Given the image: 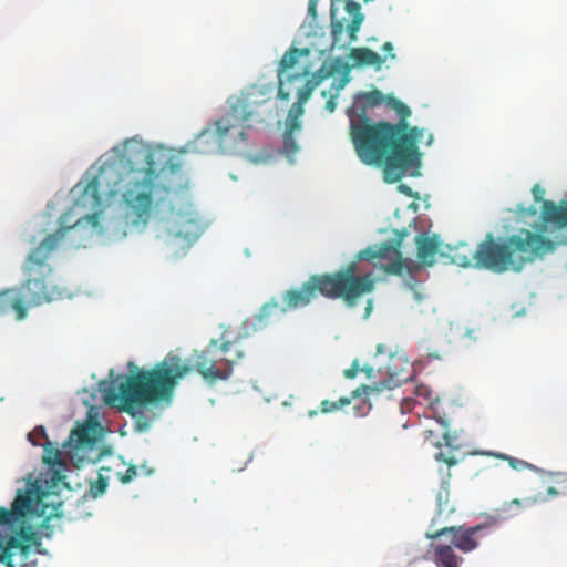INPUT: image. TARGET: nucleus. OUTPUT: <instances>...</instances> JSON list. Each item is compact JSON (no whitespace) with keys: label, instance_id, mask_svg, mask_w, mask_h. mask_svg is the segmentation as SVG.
I'll return each instance as SVG.
<instances>
[{"label":"nucleus","instance_id":"obj_37","mask_svg":"<svg viewBox=\"0 0 567 567\" xmlns=\"http://www.w3.org/2000/svg\"><path fill=\"white\" fill-rule=\"evenodd\" d=\"M303 105L305 103H301V102H295L292 104V106L290 107L289 112H288V115H292V116H296V117H301L303 112H305V109H303Z\"/></svg>","mask_w":567,"mask_h":567},{"label":"nucleus","instance_id":"obj_14","mask_svg":"<svg viewBox=\"0 0 567 567\" xmlns=\"http://www.w3.org/2000/svg\"><path fill=\"white\" fill-rule=\"evenodd\" d=\"M63 449L70 462L78 468L100 458L99 455H95L97 437L89 425H81L72 430L69 439L63 443Z\"/></svg>","mask_w":567,"mask_h":567},{"label":"nucleus","instance_id":"obj_47","mask_svg":"<svg viewBox=\"0 0 567 567\" xmlns=\"http://www.w3.org/2000/svg\"><path fill=\"white\" fill-rule=\"evenodd\" d=\"M537 502V499H525V503L528 504V505H534L535 503Z\"/></svg>","mask_w":567,"mask_h":567},{"label":"nucleus","instance_id":"obj_41","mask_svg":"<svg viewBox=\"0 0 567 567\" xmlns=\"http://www.w3.org/2000/svg\"><path fill=\"white\" fill-rule=\"evenodd\" d=\"M361 371L365 373L368 379H372L374 377V369L370 365H364L361 368Z\"/></svg>","mask_w":567,"mask_h":567},{"label":"nucleus","instance_id":"obj_28","mask_svg":"<svg viewBox=\"0 0 567 567\" xmlns=\"http://www.w3.org/2000/svg\"><path fill=\"white\" fill-rule=\"evenodd\" d=\"M346 84V80H340L338 85H332L331 90L329 92L322 91V96L326 97L329 94V100L326 103V110L329 112H333L337 106L336 97L338 96L339 92L343 89Z\"/></svg>","mask_w":567,"mask_h":567},{"label":"nucleus","instance_id":"obj_5","mask_svg":"<svg viewBox=\"0 0 567 567\" xmlns=\"http://www.w3.org/2000/svg\"><path fill=\"white\" fill-rule=\"evenodd\" d=\"M554 248L555 244L544 236L520 229L504 241H497L492 234H487L473 257L478 267L503 274L508 270L520 271L527 262Z\"/></svg>","mask_w":567,"mask_h":567},{"label":"nucleus","instance_id":"obj_29","mask_svg":"<svg viewBox=\"0 0 567 567\" xmlns=\"http://www.w3.org/2000/svg\"><path fill=\"white\" fill-rule=\"evenodd\" d=\"M320 80L315 81L313 79L307 80L305 85L298 90V102L306 103L311 96L313 90L319 84Z\"/></svg>","mask_w":567,"mask_h":567},{"label":"nucleus","instance_id":"obj_49","mask_svg":"<svg viewBox=\"0 0 567 567\" xmlns=\"http://www.w3.org/2000/svg\"><path fill=\"white\" fill-rule=\"evenodd\" d=\"M463 266H468L470 265V261L466 259L465 261L462 262Z\"/></svg>","mask_w":567,"mask_h":567},{"label":"nucleus","instance_id":"obj_19","mask_svg":"<svg viewBox=\"0 0 567 567\" xmlns=\"http://www.w3.org/2000/svg\"><path fill=\"white\" fill-rule=\"evenodd\" d=\"M542 217L545 223H550L559 228L567 226V202L556 205L551 200H545L542 209Z\"/></svg>","mask_w":567,"mask_h":567},{"label":"nucleus","instance_id":"obj_3","mask_svg":"<svg viewBox=\"0 0 567 567\" xmlns=\"http://www.w3.org/2000/svg\"><path fill=\"white\" fill-rule=\"evenodd\" d=\"M70 212L60 218V227L53 233L47 235L28 254L23 262V272L25 280L18 289H4L0 291V315L12 309L16 312V319L21 321L28 316V309L39 307L43 303H50L62 298L63 291L53 282V268L51 261L58 252L65 234L72 228L66 226ZM82 219L97 224L99 215L93 214L78 217L73 224L75 227Z\"/></svg>","mask_w":567,"mask_h":567},{"label":"nucleus","instance_id":"obj_4","mask_svg":"<svg viewBox=\"0 0 567 567\" xmlns=\"http://www.w3.org/2000/svg\"><path fill=\"white\" fill-rule=\"evenodd\" d=\"M189 372L190 367L179 355L168 353L150 370L132 371L118 389L113 384L103 389L104 398L109 404L118 402L120 411L135 419L138 431H145L152 417L145 413L144 406L171 399L178 382Z\"/></svg>","mask_w":567,"mask_h":567},{"label":"nucleus","instance_id":"obj_33","mask_svg":"<svg viewBox=\"0 0 567 567\" xmlns=\"http://www.w3.org/2000/svg\"><path fill=\"white\" fill-rule=\"evenodd\" d=\"M28 439L33 445H41L40 440L47 439L44 429L42 426L34 429L29 433Z\"/></svg>","mask_w":567,"mask_h":567},{"label":"nucleus","instance_id":"obj_34","mask_svg":"<svg viewBox=\"0 0 567 567\" xmlns=\"http://www.w3.org/2000/svg\"><path fill=\"white\" fill-rule=\"evenodd\" d=\"M301 130V122L299 117L288 115L286 121V132H298Z\"/></svg>","mask_w":567,"mask_h":567},{"label":"nucleus","instance_id":"obj_31","mask_svg":"<svg viewBox=\"0 0 567 567\" xmlns=\"http://www.w3.org/2000/svg\"><path fill=\"white\" fill-rule=\"evenodd\" d=\"M558 487L550 486L547 488L546 494L548 496H557L567 492V476L557 480Z\"/></svg>","mask_w":567,"mask_h":567},{"label":"nucleus","instance_id":"obj_45","mask_svg":"<svg viewBox=\"0 0 567 567\" xmlns=\"http://www.w3.org/2000/svg\"><path fill=\"white\" fill-rule=\"evenodd\" d=\"M399 188L402 193L410 195V188L406 185L402 184L399 186Z\"/></svg>","mask_w":567,"mask_h":567},{"label":"nucleus","instance_id":"obj_44","mask_svg":"<svg viewBox=\"0 0 567 567\" xmlns=\"http://www.w3.org/2000/svg\"><path fill=\"white\" fill-rule=\"evenodd\" d=\"M371 311H372V300H369L368 305L365 307V318L370 316Z\"/></svg>","mask_w":567,"mask_h":567},{"label":"nucleus","instance_id":"obj_50","mask_svg":"<svg viewBox=\"0 0 567 567\" xmlns=\"http://www.w3.org/2000/svg\"><path fill=\"white\" fill-rule=\"evenodd\" d=\"M434 525H436V519L435 518L432 520V526H434Z\"/></svg>","mask_w":567,"mask_h":567},{"label":"nucleus","instance_id":"obj_40","mask_svg":"<svg viewBox=\"0 0 567 567\" xmlns=\"http://www.w3.org/2000/svg\"><path fill=\"white\" fill-rule=\"evenodd\" d=\"M317 2L318 0H309L308 11L312 17H316L317 14Z\"/></svg>","mask_w":567,"mask_h":567},{"label":"nucleus","instance_id":"obj_43","mask_svg":"<svg viewBox=\"0 0 567 567\" xmlns=\"http://www.w3.org/2000/svg\"><path fill=\"white\" fill-rule=\"evenodd\" d=\"M382 50L383 51H389L391 52L393 50V45L391 42H385L383 45H382Z\"/></svg>","mask_w":567,"mask_h":567},{"label":"nucleus","instance_id":"obj_2","mask_svg":"<svg viewBox=\"0 0 567 567\" xmlns=\"http://www.w3.org/2000/svg\"><path fill=\"white\" fill-rule=\"evenodd\" d=\"M386 104L400 117L396 124L372 122L362 114L350 117V135L359 158L368 165H383L386 183L400 181L410 168L419 167L421 153L419 142L423 130L409 126L406 118L411 110L394 96H388Z\"/></svg>","mask_w":567,"mask_h":567},{"label":"nucleus","instance_id":"obj_21","mask_svg":"<svg viewBox=\"0 0 567 567\" xmlns=\"http://www.w3.org/2000/svg\"><path fill=\"white\" fill-rule=\"evenodd\" d=\"M349 58L353 61L354 65L359 66H375L380 69L384 62L379 53L369 48H352Z\"/></svg>","mask_w":567,"mask_h":567},{"label":"nucleus","instance_id":"obj_38","mask_svg":"<svg viewBox=\"0 0 567 567\" xmlns=\"http://www.w3.org/2000/svg\"><path fill=\"white\" fill-rule=\"evenodd\" d=\"M424 440L429 442L431 445L441 446L440 440L434 435L432 430H425L423 432Z\"/></svg>","mask_w":567,"mask_h":567},{"label":"nucleus","instance_id":"obj_1","mask_svg":"<svg viewBox=\"0 0 567 567\" xmlns=\"http://www.w3.org/2000/svg\"><path fill=\"white\" fill-rule=\"evenodd\" d=\"M154 152L142 144H126L123 153L116 152L102 162L99 172L83 188L74 207L97 210L103 196H114L117 185L124 182L122 193L126 224L143 230L150 223L155 206L169 194V188L157 182L158 174Z\"/></svg>","mask_w":567,"mask_h":567},{"label":"nucleus","instance_id":"obj_25","mask_svg":"<svg viewBox=\"0 0 567 567\" xmlns=\"http://www.w3.org/2000/svg\"><path fill=\"white\" fill-rule=\"evenodd\" d=\"M480 454L492 455L494 457H497V458H501V460H505V461L508 462L509 466L513 470H516V471L534 470L535 468V466L532 465L530 463H528V462H526L524 460H520V458H516V457L509 456V455L504 454V453H498V452H480Z\"/></svg>","mask_w":567,"mask_h":567},{"label":"nucleus","instance_id":"obj_32","mask_svg":"<svg viewBox=\"0 0 567 567\" xmlns=\"http://www.w3.org/2000/svg\"><path fill=\"white\" fill-rule=\"evenodd\" d=\"M106 478L100 475L97 481L91 486V493L94 497L101 496L106 491Z\"/></svg>","mask_w":567,"mask_h":567},{"label":"nucleus","instance_id":"obj_9","mask_svg":"<svg viewBox=\"0 0 567 567\" xmlns=\"http://www.w3.org/2000/svg\"><path fill=\"white\" fill-rule=\"evenodd\" d=\"M318 296L333 299L321 275H312L300 287L285 291L282 303L275 299L265 303L260 308L257 319L262 324L279 320L287 311L307 307Z\"/></svg>","mask_w":567,"mask_h":567},{"label":"nucleus","instance_id":"obj_13","mask_svg":"<svg viewBox=\"0 0 567 567\" xmlns=\"http://www.w3.org/2000/svg\"><path fill=\"white\" fill-rule=\"evenodd\" d=\"M364 14L361 4L354 0H332L331 2V34L339 41L344 31L350 41L357 40V34L363 23Z\"/></svg>","mask_w":567,"mask_h":567},{"label":"nucleus","instance_id":"obj_12","mask_svg":"<svg viewBox=\"0 0 567 567\" xmlns=\"http://www.w3.org/2000/svg\"><path fill=\"white\" fill-rule=\"evenodd\" d=\"M163 223L167 239L181 240L186 245L196 241L204 231V224L198 213L190 205H185L178 209L172 208Z\"/></svg>","mask_w":567,"mask_h":567},{"label":"nucleus","instance_id":"obj_30","mask_svg":"<svg viewBox=\"0 0 567 567\" xmlns=\"http://www.w3.org/2000/svg\"><path fill=\"white\" fill-rule=\"evenodd\" d=\"M295 133H284V151L288 156L295 155L299 151V146L293 137Z\"/></svg>","mask_w":567,"mask_h":567},{"label":"nucleus","instance_id":"obj_18","mask_svg":"<svg viewBox=\"0 0 567 567\" xmlns=\"http://www.w3.org/2000/svg\"><path fill=\"white\" fill-rule=\"evenodd\" d=\"M419 260L427 266H432L440 248L439 237L436 235H419L415 238Z\"/></svg>","mask_w":567,"mask_h":567},{"label":"nucleus","instance_id":"obj_35","mask_svg":"<svg viewBox=\"0 0 567 567\" xmlns=\"http://www.w3.org/2000/svg\"><path fill=\"white\" fill-rule=\"evenodd\" d=\"M137 475V468L134 465H131L125 470L124 473H118L120 481L123 484L130 483L133 478H135Z\"/></svg>","mask_w":567,"mask_h":567},{"label":"nucleus","instance_id":"obj_22","mask_svg":"<svg viewBox=\"0 0 567 567\" xmlns=\"http://www.w3.org/2000/svg\"><path fill=\"white\" fill-rule=\"evenodd\" d=\"M451 477V473H447V478L443 480L440 489L436 493V505H437V515L441 516L443 513L451 514L454 512V508L449 504L450 501V483L449 480Z\"/></svg>","mask_w":567,"mask_h":567},{"label":"nucleus","instance_id":"obj_17","mask_svg":"<svg viewBox=\"0 0 567 567\" xmlns=\"http://www.w3.org/2000/svg\"><path fill=\"white\" fill-rule=\"evenodd\" d=\"M0 563L6 567H37L28 544L0 528Z\"/></svg>","mask_w":567,"mask_h":567},{"label":"nucleus","instance_id":"obj_7","mask_svg":"<svg viewBox=\"0 0 567 567\" xmlns=\"http://www.w3.org/2000/svg\"><path fill=\"white\" fill-rule=\"evenodd\" d=\"M244 357L245 352L237 341L224 331L219 339H212L203 350L194 351L190 371L195 370L206 383L213 385L228 380L234 373V365Z\"/></svg>","mask_w":567,"mask_h":567},{"label":"nucleus","instance_id":"obj_36","mask_svg":"<svg viewBox=\"0 0 567 567\" xmlns=\"http://www.w3.org/2000/svg\"><path fill=\"white\" fill-rule=\"evenodd\" d=\"M360 370V364L358 360H354L349 369H346L343 371V375L347 379H353L357 377L358 372Z\"/></svg>","mask_w":567,"mask_h":567},{"label":"nucleus","instance_id":"obj_26","mask_svg":"<svg viewBox=\"0 0 567 567\" xmlns=\"http://www.w3.org/2000/svg\"><path fill=\"white\" fill-rule=\"evenodd\" d=\"M44 447V454H43V462L49 464L50 466H62V453L59 449L52 446L51 442L47 440V442L43 444Z\"/></svg>","mask_w":567,"mask_h":567},{"label":"nucleus","instance_id":"obj_6","mask_svg":"<svg viewBox=\"0 0 567 567\" xmlns=\"http://www.w3.org/2000/svg\"><path fill=\"white\" fill-rule=\"evenodd\" d=\"M64 476L59 471H53L51 475V484L45 480L44 483L48 489L40 485L37 481L25 489V492L18 491L11 508L0 507V528L12 535H17L19 540L28 544L29 548H34L37 554H45L47 550L42 547V539L38 533L33 532L30 526H24V520L28 514L35 516L50 517L53 515V509L48 511V498L54 494V488L59 487Z\"/></svg>","mask_w":567,"mask_h":567},{"label":"nucleus","instance_id":"obj_46","mask_svg":"<svg viewBox=\"0 0 567 567\" xmlns=\"http://www.w3.org/2000/svg\"><path fill=\"white\" fill-rule=\"evenodd\" d=\"M520 504H522V501H520V499H517V498L513 499V501L509 503V505H517V506H519Z\"/></svg>","mask_w":567,"mask_h":567},{"label":"nucleus","instance_id":"obj_27","mask_svg":"<svg viewBox=\"0 0 567 567\" xmlns=\"http://www.w3.org/2000/svg\"><path fill=\"white\" fill-rule=\"evenodd\" d=\"M306 54L307 53V50L305 51H301L299 49H296V48H291L290 50H288L281 58L280 60V72H284L288 69H291L292 66H295V64L298 62L299 58L302 55V54Z\"/></svg>","mask_w":567,"mask_h":567},{"label":"nucleus","instance_id":"obj_8","mask_svg":"<svg viewBox=\"0 0 567 567\" xmlns=\"http://www.w3.org/2000/svg\"><path fill=\"white\" fill-rule=\"evenodd\" d=\"M254 112V106L248 97L234 99L227 113L215 122V130L206 128L198 134L195 140L196 150L200 153L212 152L206 147L210 140L218 147L237 146L246 141V130L250 126L249 122Z\"/></svg>","mask_w":567,"mask_h":567},{"label":"nucleus","instance_id":"obj_10","mask_svg":"<svg viewBox=\"0 0 567 567\" xmlns=\"http://www.w3.org/2000/svg\"><path fill=\"white\" fill-rule=\"evenodd\" d=\"M378 373L386 374V378L372 384L360 385L351 392L350 396H342L337 401H321L320 412L324 414L336 412L348 406L354 399L398 388L411 379L409 362L399 355H391L386 365L378 369Z\"/></svg>","mask_w":567,"mask_h":567},{"label":"nucleus","instance_id":"obj_48","mask_svg":"<svg viewBox=\"0 0 567 567\" xmlns=\"http://www.w3.org/2000/svg\"><path fill=\"white\" fill-rule=\"evenodd\" d=\"M317 413H318V412H317L316 410H312V411H309V413H308V414H309V416H315V415H317Z\"/></svg>","mask_w":567,"mask_h":567},{"label":"nucleus","instance_id":"obj_24","mask_svg":"<svg viewBox=\"0 0 567 567\" xmlns=\"http://www.w3.org/2000/svg\"><path fill=\"white\" fill-rule=\"evenodd\" d=\"M443 439L445 442V445L450 447L451 450L449 452L440 451L435 454V460L439 462H443L447 464L449 467L456 465L458 463V460L455 457V455L452 453L453 450H456L457 446L454 445L453 439L449 434V432H445L443 434Z\"/></svg>","mask_w":567,"mask_h":567},{"label":"nucleus","instance_id":"obj_42","mask_svg":"<svg viewBox=\"0 0 567 567\" xmlns=\"http://www.w3.org/2000/svg\"><path fill=\"white\" fill-rule=\"evenodd\" d=\"M289 96H290V94L288 92H285L282 90V87L280 86L279 91H278V97L281 100H289Z\"/></svg>","mask_w":567,"mask_h":567},{"label":"nucleus","instance_id":"obj_20","mask_svg":"<svg viewBox=\"0 0 567 567\" xmlns=\"http://www.w3.org/2000/svg\"><path fill=\"white\" fill-rule=\"evenodd\" d=\"M434 563L437 567H460L463 558L460 557L452 545H433Z\"/></svg>","mask_w":567,"mask_h":567},{"label":"nucleus","instance_id":"obj_16","mask_svg":"<svg viewBox=\"0 0 567 567\" xmlns=\"http://www.w3.org/2000/svg\"><path fill=\"white\" fill-rule=\"evenodd\" d=\"M406 235L408 233L404 229L402 233L398 234L395 239L391 241L382 243L379 246H369L368 248L358 252L357 259L369 261H373L375 259L384 260L385 262L380 264V267L383 268L388 274L399 275L402 272L404 267V261L400 248L403 237Z\"/></svg>","mask_w":567,"mask_h":567},{"label":"nucleus","instance_id":"obj_11","mask_svg":"<svg viewBox=\"0 0 567 567\" xmlns=\"http://www.w3.org/2000/svg\"><path fill=\"white\" fill-rule=\"evenodd\" d=\"M357 261H351L342 270L321 274L333 299H342L347 306L353 307L357 300L374 289V279L371 274L357 275Z\"/></svg>","mask_w":567,"mask_h":567},{"label":"nucleus","instance_id":"obj_23","mask_svg":"<svg viewBox=\"0 0 567 567\" xmlns=\"http://www.w3.org/2000/svg\"><path fill=\"white\" fill-rule=\"evenodd\" d=\"M385 95L380 90H372L369 92H363L358 96L357 102L361 104L362 111L359 114L365 113L368 107H374L377 105H380L381 103H386Z\"/></svg>","mask_w":567,"mask_h":567},{"label":"nucleus","instance_id":"obj_15","mask_svg":"<svg viewBox=\"0 0 567 567\" xmlns=\"http://www.w3.org/2000/svg\"><path fill=\"white\" fill-rule=\"evenodd\" d=\"M492 527L491 523L477 524L475 526H444L434 532H427V539H439L443 536H451V545L462 553H471L480 546V538L487 535Z\"/></svg>","mask_w":567,"mask_h":567},{"label":"nucleus","instance_id":"obj_39","mask_svg":"<svg viewBox=\"0 0 567 567\" xmlns=\"http://www.w3.org/2000/svg\"><path fill=\"white\" fill-rule=\"evenodd\" d=\"M532 193H533L535 202H543V203L545 202V199H544L545 189L539 184H536L533 186Z\"/></svg>","mask_w":567,"mask_h":567}]
</instances>
